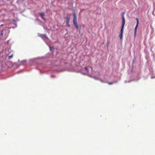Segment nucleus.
<instances>
[{"label":"nucleus","mask_w":155,"mask_h":155,"mask_svg":"<svg viewBox=\"0 0 155 155\" xmlns=\"http://www.w3.org/2000/svg\"><path fill=\"white\" fill-rule=\"evenodd\" d=\"M39 36L41 37L42 38H43L45 37H46V35L45 34H39Z\"/></svg>","instance_id":"nucleus-4"},{"label":"nucleus","mask_w":155,"mask_h":155,"mask_svg":"<svg viewBox=\"0 0 155 155\" xmlns=\"http://www.w3.org/2000/svg\"><path fill=\"white\" fill-rule=\"evenodd\" d=\"M100 81L102 82H104L102 80H101Z\"/></svg>","instance_id":"nucleus-15"},{"label":"nucleus","mask_w":155,"mask_h":155,"mask_svg":"<svg viewBox=\"0 0 155 155\" xmlns=\"http://www.w3.org/2000/svg\"><path fill=\"white\" fill-rule=\"evenodd\" d=\"M66 25L67 26H68V27L70 26V25L69 24V22H68V23H67V22H66Z\"/></svg>","instance_id":"nucleus-11"},{"label":"nucleus","mask_w":155,"mask_h":155,"mask_svg":"<svg viewBox=\"0 0 155 155\" xmlns=\"http://www.w3.org/2000/svg\"><path fill=\"white\" fill-rule=\"evenodd\" d=\"M73 20H77V16L75 13L73 14Z\"/></svg>","instance_id":"nucleus-6"},{"label":"nucleus","mask_w":155,"mask_h":155,"mask_svg":"<svg viewBox=\"0 0 155 155\" xmlns=\"http://www.w3.org/2000/svg\"><path fill=\"white\" fill-rule=\"evenodd\" d=\"M137 20V24L136 25L135 29H134V35L135 36H136V33H137V29L138 27V25H139V21L138 19L137 18L136 19Z\"/></svg>","instance_id":"nucleus-2"},{"label":"nucleus","mask_w":155,"mask_h":155,"mask_svg":"<svg viewBox=\"0 0 155 155\" xmlns=\"http://www.w3.org/2000/svg\"><path fill=\"white\" fill-rule=\"evenodd\" d=\"M84 68L87 72H88V70L87 67H85Z\"/></svg>","instance_id":"nucleus-10"},{"label":"nucleus","mask_w":155,"mask_h":155,"mask_svg":"<svg viewBox=\"0 0 155 155\" xmlns=\"http://www.w3.org/2000/svg\"><path fill=\"white\" fill-rule=\"evenodd\" d=\"M108 84L109 85H111V84H113V83H112V82H108Z\"/></svg>","instance_id":"nucleus-12"},{"label":"nucleus","mask_w":155,"mask_h":155,"mask_svg":"<svg viewBox=\"0 0 155 155\" xmlns=\"http://www.w3.org/2000/svg\"><path fill=\"white\" fill-rule=\"evenodd\" d=\"M66 22H67V23L69 22V20L70 18V16H67L66 17Z\"/></svg>","instance_id":"nucleus-5"},{"label":"nucleus","mask_w":155,"mask_h":155,"mask_svg":"<svg viewBox=\"0 0 155 155\" xmlns=\"http://www.w3.org/2000/svg\"><path fill=\"white\" fill-rule=\"evenodd\" d=\"M73 22L74 24H76L77 23V20H73Z\"/></svg>","instance_id":"nucleus-8"},{"label":"nucleus","mask_w":155,"mask_h":155,"mask_svg":"<svg viewBox=\"0 0 155 155\" xmlns=\"http://www.w3.org/2000/svg\"><path fill=\"white\" fill-rule=\"evenodd\" d=\"M12 57V56H9V57L10 58H11Z\"/></svg>","instance_id":"nucleus-14"},{"label":"nucleus","mask_w":155,"mask_h":155,"mask_svg":"<svg viewBox=\"0 0 155 155\" xmlns=\"http://www.w3.org/2000/svg\"><path fill=\"white\" fill-rule=\"evenodd\" d=\"M74 25L75 28H77V29H78V28L79 26L77 23L74 24Z\"/></svg>","instance_id":"nucleus-7"},{"label":"nucleus","mask_w":155,"mask_h":155,"mask_svg":"<svg viewBox=\"0 0 155 155\" xmlns=\"http://www.w3.org/2000/svg\"><path fill=\"white\" fill-rule=\"evenodd\" d=\"M3 30H2V31H1V32L0 35L1 36H2L3 35Z\"/></svg>","instance_id":"nucleus-9"},{"label":"nucleus","mask_w":155,"mask_h":155,"mask_svg":"<svg viewBox=\"0 0 155 155\" xmlns=\"http://www.w3.org/2000/svg\"><path fill=\"white\" fill-rule=\"evenodd\" d=\"M122 25L120 30L119 37L120 39H121L123 37V33L124 26L125 24V19L124 17V15H122Z\"/></svg>","instance_id":"nucleus-1"},{"label":"nucleus","mask_w":155,"mask_h":155,"mask_svg":"<svg viewBox=\"0 0 155 155\" xmlns=\"http://www.w3.org/2000/svg\"><path fill=\"white\" fill-rule=\"evenodd\" d=\"M51 77L53 78V77H55V76H54V75H51Z\"/></svg>","instance_id":"nucleus-13"},{"label":"nucleus","mask_w":155,"mask_h":155,"mask_svg":"<svg viewBox=\"0 0 155 155\" xmlns=\"http://www.w3.org/2000/svg\"><path fill=\"white\" fill-rule=\"evenodd\" d=\"M39 15H40V16L41 17V18L43 19L45 21H46V20L45 18L44 17V16L45 15V14L44 13H40Z\"/></svg>","instance_id":"nucleus-3"}]
</instances>
